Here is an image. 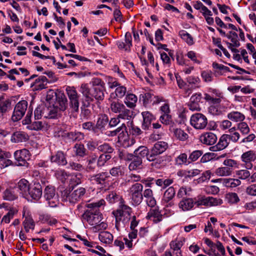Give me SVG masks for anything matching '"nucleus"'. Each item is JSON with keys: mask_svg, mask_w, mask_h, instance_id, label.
Here are the masks:
<instances>
[{"mask_svg": "<svg viewBox=\"0 0 256 256\" xmlns=\"http://www.w3.org/2000/svg\"><path fill=\"white\" fill-rule=\"evenodd\" d=\"M104 203V200L97 202L88 204L86 206L90 208L86 210L82 215V218L85 220L91 226H95L102 220V215L100 212L98 208Z\"/></svg>", "mask_w": 256, "mask_h": 256, "instance_id": "f257e3e1", "label": "nucleus"}, {"mask_svg": "<svg viewBox=\"0 0 256 256\" xmlns=\"http://www.w3.org/2000/svg\"><path fill=\"white\" fill-rule=\"evenodd\" d=\"M111 110L116 114H118V118L122 119L130 120L132 116V112L126 108V106L118 102H112L110 104Z\"/></svg>", "mask_w": 256, "mask_h": 256, "instance_id": "f03ea898", "label": "nucleus"}, {"mask_svg": "<svg viewBox=\"0 0 256 256\" xmlns=\"http://www.w3.org/2000/svg\"><path fill=\"white\" fill-rule=\"evenodd\" d=\"M110 175L107 172H101L96 174L90 175L88 178V181L94 185H96L100 188H106L108 183V179Z\"/></svg>", "mask_w": 256, "mask_h": 256, "instance_id": "7ed1b4c3", "label": "nucleus"}, {"mask_svg": "<svg viewBox=\"0 0 256 256\" xmlns=\"http://www.w3.org/2000/svg\"><path fill=\"white\" fill-rule=\"evenodd\" d=\"M142 190L143 186L140 183H136L130 188L129 194L134 205L138 206L142 202L143 199Z\"/></svg>", "mask_w": 256, "mask_h": 256, "instance_id": "20e7f679", "label": "nucleus"}, {"mask_svg": "<svg viewBox=\"0 0 256 256\" xmlns=\"http://www.w3.org/2000/svg\"><path fill=\"white\" fill-rule=\"evenodd\" d=\"M190 122L196 129L202 130L207 126L208 119L203 114L196 113L192 116Z\"/></svg>", "mask_w": 256, "mask_h": 256, "instance_id": "39448f33", "label": "nucleus"}, {"mask_svg": "<svg viewBox=\"0 0 256 256\" xmlns=\"http://www.w3.org/2000/svg\"><path fill=\"white\" fill-rule=\"evenodd\" d=\"M28 108V102L22 100L20 101L15 106L12 118L13 121L20 120L26 113Z\"/></svg>", "mask_w": 256, "mask_h": 256, "instance_id": "423d86ee", "label": "nucleus"}, {"mask_svg": "<svg viewBox=\"0 0 256 256\" xmlns=\"http://www.w3.org/2000/svg\"><path fill=\"white\" fill-rule=\"evenodd\" d=\"M14 156L16 160V166H26L28 164L27 161L30 159V152L26 149L16 150L14 153Z\"/></svg>", "mask_w": 256, "mask_h": 256, "instance_id": "0eeeda50", "label": "nucleus"}, {"mask_svg": "<svg viewBox=\"0 0 256 256\" xmlns=\"http://www.w3.org/2000/svg\"><path fill=\"white\" fill-rule=\"evenodd\" d=\"M80 92L82 95V103H84V106H90V102H92V88H90L88 84H82Z\"/></svg>", "mask_w": 256, "mask_h": 256, "instance_id": "6e6552de", "label": "nucleus"}, {"mask_svg": "<svg viewBox=\"0 0 256 256\" xmlns=\"http://www.w3.org/2000/svg\"><path fill=\"white\" fill-rule=\"evenodd\" d=\"M42 186L40 182H35L31 184L28 193V198L38 200L42 196Z\"/></svg>", "mask_w": 256, "mask_h": 256, "instance_id": "1a4fd4ad", "label": "nucleus"}, {"mask_svg": "<svg viewBox=\"0 0 256 256\" xmlns=\"http://www.w3.org/2000/svg\"><path fill=\"white\" fill-rule=\"evenodd\" d=\"M241 166L251 169L252 167V162L255 159V153L252 150L246 152L241 156Z\"/></svg>", "mask_w": 256, "mask_h": 256, "instance_id": "9d476101", "label": "nucleus"}, {"mask_svg": "<svg viewBox=\"0 0 256 256\" xmlns=\"http://www.w3.org/2000/svg\"><path fill=\"white\" fill-rule=\"evenodd\" d=\"M60 111L64 112L68 106V100L65 94L59 92L53 104Z\"/></svg>", "mask_w": 256, "mask_h": 256, "instance_id": "9b49d317", "label": "nucleus"}, {"mask_svg": "<svg viewBox=\"0 0 256 256\" xmlns=\"http://www.w3.org/2000/svg\"><path fill=\"white\" fill-rule=\"evenodd\" d=\"M126 128L124 124H122L120 126L114 130L116 133L118 134V141L119 142L123 141V145L126 147L129 146L128 143V144H126V143L129 141V140L128 136V134H126Z\"/></svg>", "mask_w": 256, "mask_h": 256, "instance_id": "f8f14e48", "label": "nucleus"}, {"mask_svg": "<svg viewBox=\"0 0 256 256\" xmlns=\"http://www.w3.org/2000/svg\"><path fill=\"white\" fill-rule=\"evenodd\" d=\"M30 185L26 180L23 178L20 180L14 186L18 189L19 194H22L24 198H28V193Z\"/></svg>", "mask_w": 256, "mask_h": 256, "instance_id": "ddd939ff", "label": "nucleus"}, {"mask_svg": "<svg viewBox=\"0 0 256 256\" xmlns=\"http://www.w3.org/2000/svg\"><path fill=\"white\" fill-rule=\"evenodd\" d=\"M66 154L62 151L58 150L54 154L50 157V160L52 162L56 163L58 166H65L67 164Z\"/></svg>", "mask_w": 256, "mask_h": 256, "instance_id": "4468645a", "label": "nucleus"}, {"mask_svg": "<svg viewBox=\"0 0 256 256\" xmlns=\"http://www.w3.org/2000/svg\"><path fill=\"white\" fill-rule=\"evenodd\" d=\"M201 99L202 95L200 94H196L192 95L188 104L189 109L192 111H200L201 108L199 102Z\"/></svg>", "mask_w": 256, "mask_h": 256, "instance_id": "2eb2a0df", "label": "nucleus"}, {"mask_svg": "<svg viewBox=\"0 0 256 256\" xmlns=\"http://www.w3.org/2000/svg\"><path fill=\"white\" fill-rule=\"evenodd\" d=\"M74 188L71 190L70 194V202L75 203L78 201L86 193V189L82 187L78 188L73 190Z\"/></svg>", "mask_w": 256, "mask_h": 256, "instance_id": "dca6fc26", "label": "nucleus"}, {"mask_svg": "<svg viewBox=\"0 0 256 256\" xmlns=\"http://www.w3.org/2000/svg\"><path fill=\"white\" fill-rule=\"evenodd\" d=\"M222 201L220 198H216L211 196L207 197L200 201H197L195 202L198 206L200 205H205L208 206H213L220 204Z\"/></svg>", "mask_w": 256, "mask_h": 256, "instance_id": "f3484780", "label": "nucleus"}, {"mask_svg": "<svg viewBox=\"0 0 256 256\" xmlns=\"http://www.w3.org/2000/svg\"><path fill=\"white\" fill-rule=\"evenodd\" d=\"M217 136L212 132L203 134L200 136V140L202 143L206 145H212L216 143Z\"/></svg>", "mask_w": 256, "mask_h": 256, "instance_id": "a211bd4d", "label": "nucleus"}, {"mask_svg": "<svg viewBox=\"0 0 256 256\" xmlns=\"http://www.w3.org/2000/svg\"><path fill=\"white\" fill-rule=\"evenodd\" d=\"M228 38L230 40L232 43L228 42V48H230L232 52H238V50L233 48L238 47L240 46L239 39L238 34L235 32H230Z\"/></svg>", "mask_w": 256, "mask_h": 256, "instance_id": "6ab92c4d", "label": "nucleus"}, {"mask_svg": "<svg viewBox=\"0 0 256 256\" xmlns=\"http://www.w3.org/2000/svg\"><path fill=\"white\" fill-rule=\"evenodd\" d=\"M19 192L15 186H10L6 190L3 194V198L5 200H14L18 198Z\"/></svg>", "mask_w": 256, "mask_h": 256, "instance_id": "aec40b11", "label": "nucleus"}, {"mask_svg": "<svg viewBox=\"0 0 256 256\" xmlns=\"http://www.w3.org/2000/svg\"><path fill=\"white\" fill-rule=\"evenodd\" d=\"M28 139V135L22 131H16L14 132L11 136V141L15 143L26 142Z\"/></svg>", "mask_w": 256, "mask_h": 256, "instance_id": "412c9836", "label": "nucleus"}, {"mask_svg": "<svg viewBox=\"0 0 256 256\" xmlns=\"http://www.w3.org/2000/svg\"><path fill=\"white\" fill-rule=\"evenodd\" d=\"M143 122L142 128L144 130H148L151 126L152 122L154 120V115L148 111H145L142 113Z\"/></svg>", "mask_w": 256, "mask_h": 256, "instance_id": "4be33fe9", "label": "nucleus"}, {"mask_svg": "<svg viewBox=\"0 0 256 256\" xmlns=\"http://www.w3.org/2000/svg\"><path fill=\"white\" fill-rule=\"evenodd\" d=\"M60 111L56 107L52 104V106H46L44 112V118H56L58 115H60Z\"/></svg>", "mask_w": 256, "mask_h": 256, "instance_id": "5701e85b", "label": "nucleus"}, {"mask_svg": "<svg viewBox=\"0 0 256 256\" xmlns=\"http://www.w3.org/2000/svg\"><path fill=\"white\" fill-rule=\"evenodd\" d=\"M228 136L223 134L219 140L218 143L216 145L210 148V150L212 151L216 152L218 150H221L226 148L229 144L228 140L227 138Z\"/></svg>", "mask_w": 256, "mask_h": 256, "instance_id": "b1692460", "label": "nucleus"}, {"mask_svg": "<svg viewBox=\"0 0 256 256\" xmlns=\"http://www.w3.org/2000/svg\"><path fill=\"white\" fill-rule=\"evenodd\" d=\"M108 122V118L106 114H100L98 116V118L96 122V128L97 129V132L98 130H104L105 127Z\"/></svg>", "mask_w": 256, "mask_h": 256, "instance_id": "393cba45", "label": "nucleus"}, {"mask_svg": "<svg viewBox=\"0 0 256 256\" xmlns=\"http://www.w3.org/2000/svg\"><path fill=\"white\" fill-rule=\"evenodd\" d=\"M146 218L152 220L155 223L160 222L162 219V214L156 208L151 209L148 214Z\"/></svg>", "mask_w": 256, "mask_h": 256, "instance_id": "a878e982", "label": "nucleus"}, {"mask_svg": "<svg viewBox=\"0 0 256 256\" xmlns=\"http://www.w3.org/2000/svg\"><path fill=\"white\" fill-rule=\"evenodd\" d=\"M96 162H97V156L93 154L90 156L86 160V170L88 172H93L95 170L96 166Z\"/></svg>", "mask_w": 256, "mask_h": 256, "instance_id": "bb28decb", "label": "nucleus"}, {"mask_svg": "<svg viewBox=\"0 0 256 256\" xmlns=\"http://www.w3.org/2000/svg\"><path fill=\"white\" fill-rule=\"evenodd\" d=\"M168 144L164 142H156L151 150L158 156L164 152L168 148Z\"/></svg>", "mask_w": 256, "mask_h": 256, "instance_id": "cd10ccee", "label": "nucleus"}, {"mask_svg": "<svg viewBox=\"0 0 256 256\" xmlns=\"http://www.w3.org/2000/svg\"><path fill=\"white\" fill-rule=\"evenodd\" d=\"M218 181H222V183L226 186L232 188H235L240 184V180L238 178H220L213 180L214 182Z\"/></svg>", "mask_w": 256, "mask_h": 256, "instance_id": "c85d7f7f", "label": "nucleus"}, {"mask_svg": "<svg viewBox=\"0 0 256 256\" xmlns=\"http://www.w3.org/2000/svg\"><path fill=\"white\" fill-rule=\"evenodd\" d=\"M106 88H100L99 87L92 88V102L95 98L96 100H102L104 98V91Z\"/></svg>", "mask_w": 256, "mask_h": 256, "instance_id": "c756f323", "label": "nucleus"}, {"mask_svg": "<svg viewBox=\"0 0 256 256\" xmlns=\"http://www.w3.org/2000/svg\"><path fill=\"white\" fill-rule=\"evenodd\" d=\"M11 102L8 100L0 102V119H3L5 114L10 108Z\"/></svg>", "mask_w": 256, "mask_h": 256, "instance_id": "7c9ffc66", "label": "nucleus"}, {"mask_svg": "<svg viewBox=\"0 0 256 256\" xmlns=\"http://www.w3.org/2000/svg\"><path fill=\"white\" fill-rule=\"evenodd\" d=\"M99 240L102 242L110 244L112 242L113 236L108 232H102L98 236Z\"/></svg>", "mask_w": 256, "mask_h": 256, "instance_id": "2f4dec72", "label": "nucleus"}, {"mask_svg": "<svg viewBox=\"0 0 256 256\" xmlns=\"http://www.w3.org/2000/svg\"><path fill=\"white\" fill-rule=\"evenodd\" d=\"M136 96L132 94H128L124 100V103L127 106L131 108H133L136 106Z\"/></svg>", "mask_w": 256, "mask_h": 256, "instance_id": "473e14b6", "label": "nucleus"}, {"mask_svg": "<svg viewBox=\"0 0 256 256\" xmlns=\"http://www.w3.org/2000/svg\"><path fill=\"white\" fill-rule=\"evenodd\" d=\"M44 197L46 200H50L55 196H58L56 194V190L54 186L48 185L44 190Z\"/></svg>", "mask_w": 256, "mask_h": 256, "instance_id": "72a5a7b5", "label": "nucleus"}, {"mask_svg": "<svg viewBox=\"0 0 256 256\" xmlns=\"http://www.w3.org/2000/svg\"><path fill=\"white\" fill-rule=\"evenodd\" d=\"M98 150L102 152V154L111 155L114 151V148L108 143H104L97 147Z\"/></svg>", "mask_w": 256, "mask_h": 256, "instance_id": "f704fd0d", "label": "nucleus"}, {"mask_svg": "<svg viewBox=\"0 0 256 256\" xmlns=\"http://www.w3.org/2000/svg\"><path fill=\"white\" fill-rule=\"evenodd\" d=\"M67 138L72 140L74 141H80L84 138V136L83 133L79 132H71L67 133Z\"/></svg>", "mask_w": 256, "mask_h": 256, "instance_id": "c9c22d12", "label": "nucleus"}, {"mask_svg": "<svg viewBox=\"0 0 256 256\" xmlns=\"http://www.w3.org/2000/svg\"><path fill=\"white\" fill-rule=\"evenodd\" d=\"M255 137V135L253 134H249L246 138H242L241 136V148H248L252 144V142Z\"/></svg>", "mask_w": 256, "mask_h": 256, "instance_id": "e433bc0d", "label": "nucleus"}, {"mask_svg": "<svg viewBox=\"0 0 256 256\" xmlns=\"http://www.w3.org/2000/svg\"><path fill=\"white\" fill-rule=\"evenodd\" d=\"M134 154L136 155V157L142 160V158L148 156L149 150L147 147L140 146L134 151Z\"/></svg>", "mask_w": 256, "mask_h": 256, "instance_id": "4c0bfd02", "label": "nucleus"}, {"mask_svg": "<svg viewBox=\"0 0 256 256\" xmlns=\"http://www.w3.org/2000/svg\"><path fill=\"white\" fill-rule=\"evenodd\" d=\"M179 206L183 210H188L194 206V201L191 198L184 199L180 202Z\"/></svg>", "mask_w": 256, "mask_h": 256, "instance_id": "58836bf2", "label": "nucleus"}, {"mask_svg": "<svg viewBox=\"0 0 256 256\" xmlns=\"http://www.w3.org/2000/svg\"><path fill=\"white\" fill-rule=\"evenodd\" d=\"M112 158V156L108 154H101L98 158L96 166L98 168L104 166L106 163Z\"/></svg>", "mask_w": 256, "mask_h": 256, "instance_id": "ea45409f", "label": "nucleus"}, {"mask_svg": "<svg viewBox=\"0 0 256 256\" xmlns=\"http://www.w3.org/2000/svg\"><path fill=\"white\" fill-rule=\"evenodd\" d=\"M22 224L26 232H29L30 229L34 230L35 226L34 222L30 217H26Z\"/></svg>", "mask_w": 256, "mask_h": 256, "instance_id": "a19ab883", "label": "nucleus"}, {"mask_svg": "<svg viewBox=\"0 0 256 256\" xmlns=\"http://www.w3.org/2000/svg\"><path fill=\"white\" fill-rule=\"evenodd\" d=\"M124 200L121 201L120 208L117 210L116 211L120 212L123 216L126 215L130 216L132 212V208L127 205L124 204Z\"/></svg>", "mask_w": 256, "mask_h": 256, "instance_id": "79ce46f5", "label": "nucleus"}, {"mask_svg": "<svg viewBox=\"0 0 256 256\" xmlns=\"http://www.w3.org/2000/svg\"><path fill=\"white\" fill-rule=\"evenodd\" d=\"M154 95L150 92H146L140 94V100H142L144 106H146L148 104L152 102Z\"/></svg>", "mask_w": 256, "mask_h": 256, "instance_id": "37998d69", "label": "nucleus"}, {"mask_svg": "<svg viewBox=\"0 0 256 256\" xmlns=\"http://www.w3.org/2000/svg\"><path fill=\"white\" fill-rule=\"evenodd\" d=\"M128 168L130 170H136L142 168V160L136 157L129 164Z\"/></svg>", "mask_w": 256, "mask_h": 256, "instance_id": "c03bdc74", "label": "nucleus"}, {"mask_svg": "<svg viewBox=\"0 0 256 256\" xmlns=\"http://www.w3.org/2000/svg\"><path fill=\"white\" fill-rule=\"evenodd\" d=\"M176 191L172 186L168 188L164 192L163 200L166 202L170 200L174 196Z\"/></svg>", "mask_w": 256, "mask_h": 256, "instance_id": "a18cd8bd", "label": "nucleus"}, {"mask_svg": "<svg viewBox=\"0 0 256 256\" xmlns=\"http://www.w3.org/2000/svg\"><path fill=\"white\" fill-rule=\"evenodd\" d=\"M75 153L77 156L84 157L86 155V150L82 144H76L74 146Z\"/></svg>", "mask_w": 256, "mask_h": 256, "instance_id": "49530a36", "label": "nucleus"}, {"mask_svg": "<svg viewBox=\"0 0 256 256\" xmlns=\"http://www.w3.org/2000/svg\"><path fill=\"white\" fill-rule=\"evenodd\" d=\"M46 108V106L44 104L39 105L36 108L34 112V116L35 119L38 120L41 118L42 116L44 118V112Z\"/></svg>", "mask_w": 256, "mask_h": 256, "instance_id": "de8ad7c7", "label": "nucleus"}, {"mask_svg": "<svg viewBox=\"0 0 256 256\" xmlns=\"http://www.w3.org/2000/svg\"><path fill=\"white\" fill-rule=\"evenodd\" d=\"M179 35L189 45H192L194 44L193 38L192 36L188 33L186 31L182 30L179 32Z\"/></svg>", "mask_w": 256, "mask_h": 256, "instance_id": "09e8293b", "label": "nucleus"}, {"mask_svg": "<svg viewBox=\"0 0 256 256\" xmlns=\"http://www.w3.org/2000/svg\"><path fill=\"white\" fill-rule=\"evenodd\" d=\"M204 242L210 248V252L208 253V255L212 256H220V255L218 252H216V250L214 248L215 244L212 242L211 240H210L209 238H206L204 240Z\"/></svg>", "mask_w": 256, "mask_h": 256, "instance_id": "8fccbe9b", "label": "nucleus"}, {"mask_svg": "<svg viewBox=\"0 0 256 256\" xmlns=\"http://www.w3.org/2000/svg\"><path fill=\"white\" fill-rule=\"evenodd\" d=\"M174 136L180 140H185L188 138V134L180 128H176L174 130Z\"/></svg>", "mask_w": 256, "mask_h": 256, "instance_id": "3c124183", "label": "nucleus"}, {"mask_svg": "<svg viewBox=\"0 0 256 256\" xmlns=\"http://www.w3.org/2000/svg\"><path fill=\"white\" fill-rule=\"evenodd\" d=\"M228 136L227 138L228 141L232 140L234 142H237L240 138V134L238 132H236L234 128L230 130V134H226Z\"/></svg>", "mask_w": 256, "mask_h": 256, "instance_id": "603ef678", "label": "nucleus"}, {"mask_svg": "<svg viewBox=\"0 0 256 256\" xmlns=\"http://www.w3.org/2000/svg\"><path fill=\"white\" fill-rule=\"evenodd\" d=\"M66 90L70 100L78 98L77 92L74 87L68 86Z\"/></svg>", "mask_w": 256, "mask_h": 256, "instance_id": "864d4df0", "label": "nucleus"}, {"mask_svg": "<svg viewBox=\"0 0 256 256\" xmlns=\"http://www.w3.org/2000/svg\"><path fill=\"white\" fill-rule=\"evenodd\" d=\"M232 168L229 167L224 166L218 168L216 171V173L219 176H226L230 174Z\"/></svg>", "mask_w": 256, "mask_h": 256, "instance_id": "5fc2aeb1", "label": "nucleus"}, {"mask_svg": "<svg viewBox=\"0 0 256 256\" xmlns=\"http://www.w3.org/2000/svg\"><path fill=\"white\" fill-rule=\"evenodd\" d=\"M226 198L230 204L236 203L239 201L238 194L235 192H229L226 196Z\"/></svg>", "mask_w": 256, "mask_h": 256, "instance_id": "6e6d98bb", "label": "nucleus"}, {"mask_svg": "<svg viewBox=\"0 0 256 256\" xmlns=\"http://www.w3.org/2000/svg\"><path fill=\"white\" fill-rule=\"evenodd\" d=\"M82 128L89 131H92L94 133H97V129L96 128V125L91 122H84L82 124Z\"/></svg>", "mask_w": 256, "mask_h": 256, "instance_id": "4d7b16f0", "label": "nucleus"}, {"mask_svg": "<svg viewBox=\"0 0 256 256\" xmlns=\"http://www.w3.org/2000/svg\"><path fill=\"white\" fill-rule=\"evenodd\" d=\"M82 106L81 107V114L80 116L84 118V119L88 120V119L91 116V111L88 108H87L89 106H84V103H82Z\"/></svg>", "mask_w": 256, "mask_h": 256, "instance_id": "13d9d810", "label": "nucleus"}, {"mask_svg": "<svg viewBox=\"0 0 256 256\" xmlns=\"http://www.w3.org/2000/svg\"><path fill=\"white\" fill-rule=\"evenodd\" d=\"M107 200L110 203H114L120 199L122 201L123 200L116 192H112L107 196Z\"/></svg>", "mask_w": 256, "mask_h": 256, "instance_id": "bf43d9fd", "label": "nucleus"}, {"mask_svg": "<svg viewBox=\"0 0 256 256\" xmlns=\"http://www.w3.org/2000/svg\"><path fill=\"white\" fill-rule=\"evenodd\" d=\"M71 188H65L61 190V196L63 200L68 201L70 202V194H71Z\"/></svg>", "mask_w": 256, "mask_h": 256, "instance_id": "052dcab7", "label": "nucleus"}, {"mask_svg": "<svg viewBox=\"0 0 256 256\" xmlns=\"http://www.w3.org/2000/svg\"><path fill=\"white\" fill-rule=\"evenodd\" d=\"M160 122L166 125L170 124L172 123V116L169 114H163L160 117Z\"/></svg>", "mask_w": 256, "mask_h": 256, "instance_id": "680f3d73", "label": "nucleus"}, {"mask_svg": "<svg viewBox=\"0 0 256 256\" xmlns=\"http://www.w3.org/2000/svg\"><path fill=\"white\" fill-rule=\"evenodd\" d=\"M57 94L58 92H54L52 90H49L46 96V101L49 102L50 104H52L53 101H55L56 99Z\"/></svg>", "mask_w": 256, "mask_h": 256, "instance_id": "e2e57ef3", "label": "nucleus"}, {"mask_svg": "<svg viewBox=\"0 0 256 256\" xmlns=\"http://www.w3.org/2000/svg\"><path fill=\"white\" fill-rule=\"evenodd\" d=\"M70 106L72 112H78L79 110L78 98L70 100Z\"/></svg>", "mask_w": 256, "mask_h": 256, "instance_id": "0e129e2a", "label": "nucleus"}, {"mask_svg": "<svg viewBox=\"0 0 256 256\" xmlns=\"http://www.w3.org/2000/svg\"><path fill=\"white\" fill-rule=\"evenodd\" d=\"M203 152L200 150H196L192 152L189 156V159L192 161L194 162L202 154Z\"/></svg>", "mask_w": 256, "mask_h": 256, "instance_id": "69168bd1", "label": "nucleus"}, {"mask_svg": "<svg viewBox=\"0 0 256 256\" xmlns=\"http://www.w3.org/2000/svg\"><path fill=\"white\" fill-rule=\"evenodd\" d=\"M92 84L94 86L99 87L100 88H105V83L100 78H94L92 80Z\"/></svg>", "mask_w": 256, "mask_h": 256, "instance_id": "338daca9", "label": "nucleus"}, {"mask_svg": "<svg viewBox=\"0 0 256 256\" xmlns=\"http://www.w3.org/2000/svg\"><path fill=\"white\" fill-rule=\"evenodd\" d=\"M215 250L216 248L218 250L219 252H217L220 256H224L226 254V251L224 246H222V244L219 242L218 241L214 244V248Z\"/></svg>", "mask_w": 256, "mask_h": 256, "instance_id": "774afa93", "label": "nucleus"}]
</instances>
